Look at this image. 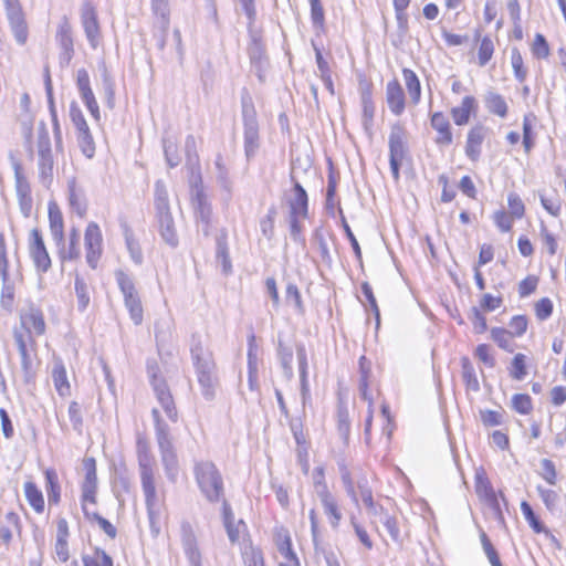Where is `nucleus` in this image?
Listing matches in <instances>:
<instances>
[{
  "instance_id": "1a4fd4ad",
  "label": "nucleus",
  "mask_w": 566,
  "mask_h": 566,
  "mask_svg": "<svg viewBox=\"0 0 566 566\" xmlns=\"http://www.w3.org/2000/svg\"><path fill=\"white\" fill-rule=\"evenodd\" d=\"M83 469L85 471V475L81 485V504L85 517L91 518V505L96 504L97 493V475L95 459L85 458L83 460Z\"/></svg>"
},
{
  "instance_id": "4468645a",
  "label": "nucleus",
  "mask_w": 566,
  "mask_h": 566,
  "mask_svg": "<svg viewBox=\"0 0 566 566\" xmlns=\"http://www.w3.org/2000/svg\"><path fill=\"white\" fill-rule=\"evenodd\" d=\"M81 22L86 39L92 49H97L101 43V29L97 19V11L92 1H85L81 7Z\"/></svg>"
},
{
  "instance_id": "a19ab883",
  "label": "nucleus",
  "mask_w": 566,
  "mask_h": 566,
  "mask_svg": "<svg viewBox=\"0 0 566 566\" xmlns=\"http://www.w3.org/2000/svg\"><path fill=\"white\" fill-rule=\"evenodd\" d=\"M84 566H113V559L104 551L96 548L91 555L83 556Z\"/></svg>"
},
{
  "instance_id": "49530a36",
  "label": "nucleus",
  "mask_w": 566,
  "mask_h": 566,
  "mask_svg": "<svg viewBox=\"0 0 566 566\" xmlns=\"http://www.w3.org/2000/svg\"><path fill=\"white\" fill-rule=\"evenodd\" d=\"M379 515V522L385 526L386 531L388 532L390 538L394 542L400 541V530L397 524V520L392 516H390L387 513H384L382 510L378 513Z\"/></svg>"
},
{
  "instance_id": "9d476101",
  "label": "nucleus",
  "mask_w": 566,
  "mask_h": 566,
  "mask_svg": "<svg viewBox=\"0 0 566 566\" xmlns=\"http://www.w3.org/2000/svg\"><path fill=\"white\" fill-rule=\"evenodd\" d=\"M35 328V315L33 313H27L21 316V322L14 329V338L18 345L19 352L22 357L23 367L28 370L31 368V359L29 356V349L33 347L34 338L33 331Z\"/></svg>"
},
{
  "instance_id": "39448f33",
  "label": "nucleus",
  "mask_w": 566,
  "mask_h": 566,
  "mask_svg": "<svg viewBox=\"0 0 566 566\" xmlns=\"http://www.w3.org/2000/svg\"><path fill=\"white\" fill-rule=\"evenodd\" d=\"M339 472H340V479L344 484L345 491L347 495L352 499V501L358 505L359 497L361 499L363 503L368 510V513L377 516L378 513L382 510L381 507H378L373 499V491L368 486V482L365 478L357 481V489L356 491L355 482L352 478V473L347 465L344 463L339 464Z\"/></svg>"
},
{
  "instance_id": "c756f323",
  "label": "nucleus",
  "mask_w": 566,
  "mask_h": 566,
  "mask_svg": "<svg viewBox=\"0 0 566 566\" xmlns=\"http://www.w3.org/2000/svg\"><path fill=\"white\" fill-rule=\"evenodd\" d=\"M69 525L65 518H60L57 521L56 528V543H55V554L61 562H66L70 557L69 555Z\"/></svg>"
},
{
  "instance_id": "de8ad7c7",
  "label": "nucleus",
  "mask_w": 566,
  "mask_h": 566,
  "mask_svg": "<svg viewBox=\"0 0 566 566\" xmlns=\"http://www.w3.org/2000/svg\"><path fill=\"white\" fill-rule=\"evenodd\" d=\"M125 242L132 260L136 264L143 263V252L138 241L134 238L130 230L125 231Z\"/></svg>"
},
{
  "instance_id": "5fc2aeb1",
  "label": "nucleus",
  "mask_w": 566,
  "mask_h": 566,
  "mask_svg": "<svg viewBox=\"0 0 566 566\" xmlns=\"http://www.w3.org/2000/svg\"><path fill=\"white\" fill-rule=\"evenodd\" d=\"M171 335V321L169 318H160L155 324V337L157 343H165Z\"/></svg>"
},
{
  "instance_id": "6e6552de",
  "label": "nucleus",
  "mask_w": 566,
  "mask_h": 566,
  "mask_svg": "<svg viewBox=\"0 0 566 566\" xmlns=\"http://www.w3.org/2000/svg\"><path fill=\"white\" fill-rule=\"evenodd\" d=\"M242 116L244 124V151L247 158H251L256 154L260 140L256 113L249 96L242 97Z\"/></svg>"
},
{
  "instance_id": "c9c22d12",
  "label": "nucleus",
  "mask_w": 566,
  "mask_h": 566,
  "mask_svg": "<svg viewBox=\"0 0 566 566\" xmlns=\"http://www.w3.org/2000/svg\"><path fill=\"white\" fill-rule=\"evenodd\" d=\"M277 552L281 555V560L297 558L292 549V542L289 532L284 528L279 530L274 535Z\"/></svg>"
},
{
  "instance_id": "774afa93",
  "label": "nucleus",
  "mask_w": 566,
  "mask_h": 566,
  "mask_svg": "<svg viewBox=\"0 0 566 566\" xmlns=\"http://www.w3.org/2000/svg\"><path fill=\"white\" fill-rule=\"evenodd\" d=\"M511 64L514 70L515 77L523 82L526 77V71L523 69V59L520 52L515 49L512 51Z\"/></svg>"
},
{
  "instance_id": "c85d7f7f",
  "label": "nucleus",
  "mask_w": 566,
  "mask_h": 566,
  "mask_svg": "<svg viewBox=\"0 0 566 566\" xmlns=\"http://www.w3.org/2000/svg\"><path fill=\"white\" fill-rule=\"evenodd\" d=\"M69 203L72 210L80 217L86 213L87 203L84 191L77 186L75 179L69 180Z\"/></svg>"
},
{
  "instance_id": "ddd939ff",
  "label": "nucleus",
  "mask_w": 566,
  "mask_h": 566,
  "mask_svg": "<svg viewBox=\"0 0 566 566\" xmlns=\"http://www.w3.org/2000/svg\"><path fill=\"white\" fill-rule=\"evenodd\" d=\"M191 201L195 209L197 227L207 237L210 234L211 207L208 203L201 185L191 190Z\"/></svg>"
},
{
  "instance_id": "e2e57ef3",
  "label": "nucleus",
  "mask_w": 566,
  "mask_h": 566,
  "mask_svg": "<svg viewBox=\"0 0 566 566\" xmlns=\"http://www.w3.org/2000/svg\"><path fill=\"white\" fill-rule=\"evenodd\" d=\"M513 219L510 213H506L504 210H497L493 214V220L497 228L502 232H509L513 227Z\"/></svg>"
},
{
  "instance_id": "3c124183",
  "label": "nucleus",
  "mask_w": 566,
  "mask_h": 566,
  "mask_svg": "<svg viewBox=\"0 0 566 566\" xmlns=\"http://www.w3.org/2000/svg\"><path fill=\"white\" fill-rule=\"evenodd\" d=\"M475 489L478 494H483L486 497L493 496L492 486L483 469H478L475 472Z\"/></svg>"
},
{
  "instance_id": "ea45409f",
  "label": "nucleus",
  "mask_w": 566,
  "mask_h": 566,
  "mask_svg": "<svg viewBox=\"0 0 566 566\" xmlns=\"http://www.w3.org/2000/svg\"><path fill=\"white\" fill-rule=\"evenodd\" d=\"M513 334L504 328L494 327L491 329V338L504 350L513 352Z\"/></svg>"
},
{
  "instance_id": "0eeeda50",
  "label": "nucleus",
  "mask_w": 566,
  "mask_h": 566,
  "mask_svg": "<svg viewBox=\"0 0 566 566\" xmlns=\"http://www.w3.org/2000/svg\"><path fill=\"white\" fill-rule=\"evenodd\" d=\"M115 277L132 321L135 325H140L144 318V310L133 279L122 270L115 272Z\"/></svg>"
},
{
  "instance_id": "69168bd1",
  "label": "nucleus",
  "mask_w": 566,
  "mask_h": 566,
  "mask_svg": "<svg viewBox=\"0 0 566 566\" xmlns=\"http://www.w3.org/2000/svg\"><path fill=\"white\" fill-rule=\"evenodd\" d=\"M521 511H522L525 520L528 522L530 526L536 533L542 532V525H541L539 521L537 520L535 513L533 512V509L531 507V505L526 501H523L521 503Z\"/></svg>"
},
{
  "instance_id": "6e6d98bb",
  "label": "nucleus",
  "mask_w": 566,
  "mask_h": 566,
  "mask_svg": "<svg viewBox=\"0 0 566 566\" xmlns=\"http://www.w3.org/2000/svg\"><path fill=\"white\" fill-rule=\"evenodd\" d=\"M74 285H75V293H76V296L78 300V306L83 311L86 308V306L90 303V294H88L87 284L85 283V281L82 277L76 276Z\"/></svg>"
},
{
  "instance_id": "09e8293b",
  "label": "nucleus",
  "mask_w": 566,
  "mask_h": 566,
  "mask_svg": "<svg viewBox=\"0 0 566 566\" xmlns=\"http://www.w3.org/2000/svg\"><path fill=\"white\" fill-rule=\"evenodd\" d=\"M285 302L289 305L295 307V310L302 314L304 312V306L301 297L300 290L293 283H289L285 290Z\"/></svg>"
},
{
  "instance_id": "9b49d317",
  "label": "nucleus",
  "mask_w": 566,
  "mask_h": 566,
  "mask_svg": "<svg viewBox=\"0 0 566 566\" xmlns=\"http://www.w3.org/2000/svg\"><path fill=\"white\" fill-rule=\"evenodd\" d=\"M70 117L76 128L77 143L82 153L85 157L92 158L95 153L94 140L84 114L75 103L70 106Z\"/></svg>"
},
{
  "instance_id": "423d86ee",
  "label": "nucleus",
  "mask_w": 566,
  "mask_h": 566,
  "mask_svg": "<svg viewBox=\"0 0 566 566\" xmlns=\"http://www.w3.org/2000/svg\"><path fill=\"white\" fill-rule=\"evenodd\" d=\"M140 483L145 496L150 532L156 537L161 530L163 503L157 494L155 473L140 475Z\"/></svg>"
},
{
  "instance_id": "f257e3e1",
  "label": "nucleus",
  "mask_w": 566,
  "mask_h": 566,
  "mask_svg": "<svg viewBox=\"0 0 566 566\" xmlns=\"http://www.w3.org/2000/svg\"><path fill=\"white\" fill-rule=\"evenodd\" d=\"M191 358L201 394L210 401L216 397L219 385L213 354L200 342H196L191 346Z\"/></svg>"
},
{
  "instance_id": "4be33fe9",
  "label": "nucleus",
  "mask_w": 566,
  "mask_h": 566,
  "mask_svg": "<svg viewBox=\"0 0 566 566\" xmlns=\"http://www.w3.org/2000/svg\"><path fill=\"white\" fill-rule=\"evenodd\" d=\"M290 216L307 217L308 199L304 188L295 182L291 196L289 197Z\"/></svg>"
},
{
  "instance_id": "2eb2a0df",
  "label": "nucleus",
  "mask_w": 566,
  "mask_h": 566,
  "mask_svg": "<svg viewBox=\"0 0 566 566\" xmlns=\"http://www.w3.org/2000/svg\"><path fill=\"white\" fill-rule=\"evenodd\" d=\"M84 243L86 261L92 269L97 266L103 252V237L96 222H90L85 229Z\"/></svg>"
},
{
  "instance_id": "b1692460",
  "label": "nucleus",
  "mask_w": 566,
  "mask_h": 566,
  "mask_svg": "<svg viewBox=\"0 0 566 566\" xmlns=\"http://www.w3.org/2000/svg\"><path fill=\"white\" fill-rule=\"evenodd\" d=\"M478 108L476 99L473 96H464L459 106L451 108V116L455 125L463 126L470 120L472 113Z\"/></svg>"
},
{
  "instance_id": "5701e85b",
  "label": "nucleus",
  "mask_w": 566,
  "mask_h": 566,
  "mask_svg": "<svg viewBox=\"0 0 566 566\" xmlns=\"http://www.w3.org/2000/svg\"><path fill=\"white\" fill-rule=\"evenodd\" d=\"M485 138V128L481 125L472 127L467 136L465 155L476 161L481 154V145Z\"/></svg>"
},
{
  "instance_id": "a18cd8bd",
  "label": "nucleus",
  "mask_w": 566,
  "mask_h": 566,
  "mask_svg": "<svg viewBox=\"0 0 566 566\" xmlns=\"http://www.w3.org/2000/svg\"><path fill=\"white\" fill-rule=\"evenodd\" d=\"M494 53V44L491 38L484 36L479 46L478 51V63L480 66H485L489 61L492 59Z\"/></svg>"
},
{
  "instance_id": "cd10ccee",
  "label": "nucleus",
  "mask_w": 566,
  "mask_h": 566,
  "mask_svg": "<svg viewBox=\"0 0 566 566\" xmlns=\"http://www.w3.org/2000/svg\"><path fill=\"white\" fill-rule=\"evenodd\" d=\"M20 534L19 516L14 513H7L0 516V539L9 544L11 539Z\"/></svg>"
},
{
  "instance_id": "dca6fc26",
  "label": "nucleus",
  "mask_w": 566,
  "mask_h": 566,
  "mask_svg": "<svg viewBox=\"0 0 566 566\" xmlns=\"http://www.w3.org/2000/svg\"><path fill=\"white\" fill-rule=\"evenodd\" d=\"M180 537L184 553L190 566H202L201 552L198 546L197 536L189 522H182L180 526Z\"/></svg>"
},
{
  "instance_id": "412c9836",
  "label": "nucleus",
  "mask_w": 566,
  "mask_h": 566,
  "mask_svg": "<svg viewBox=\"0 0 566 566\" xmlns=\"http://www.w3.org/2000/svg\"><path fill=\"white\" fill-rule=\"evenodd\" d=\"M223 523L230 542L240 543L247 533V525L242 520H234L231 507L226 501H223Z\"/></svg>"
},
{
  "instance_id": "f03ea898",
  "label": "nucleus",
  "mask_w": 566,
  "mask_h": 566,
  "mask_svg": "<svg viewBox=\"0 0 566 566\" xmlns=\"http://www.w3.org/2000/svg\"><path fill=\"white\" fill-rule=\"evenodd\" d=\"M151 416L155 421V434L158 449L160 452L161 464L164 467L167 479L171 483H176L179 475V464L174 448L170 428L161 419L158 409L154 408L151 410Z\"/></svg>"
},
{
  "instance_id": "e433bc0d",
  "label": "nucleus",
  "mask_w": 566,
  "mask_h": 566,
  "mask_svg": "<svg viewBox=\"0 0 566 566\" xmlns=\"http://www.w3.org/2000/svg\"><path fill=\"white\" fill-rule=\"evenodd\" d=\"M45 490L49 504H57L61 497V488L59 484L57 473L53 469L45 471Z\"/></svg>"
},
{
  "instance_id": "6ab92c4d",
  "label": "nucleus",
  "mask_w": 566,
  "mask_h": 566,
  "mask_svg": "<svg viewBox=\"0 0 566 566\" xmlns=\"http://www.w3.org/2000/svg\"><path fill=\"white\" fill-rule=\"evenodd\" d=\"M153 387L156 398L160 403L161 408L164 409L165 413L172 422H176L178 419V412L166 382L154 377Z\"/></svg>"
},
{
  "instance_id": "7c9ffc66",
  "label": "nucleus",
  "mask_w": 566,
  "mask_h": 566,
  "mask_svg": "<svg viewBox=\"0 0 566 566\" xmlns=\"http://www.w3.org/2000/svg\"><path fill=\"white\" fill-rule=\"evenodd\" d=\"M365 357L363 356L360 358V369H361V377L359 382V391L364 400L368 401V416L366 418L365 422V437L366 440H368L371 429V422H373V398L368 392V385H367V371L365 370L364 366Z\"/></svg>"
},
{
  "instance_id": "4d7b16f0",
  "label": "nucleus",
  "mask_w": 566,
  "mask_h": 566,
  "mask_svg": "<svg viewBox=\"0 0 566 566\" xmlns=\"http://www.w3.org/2000/svg\"><path fill=\"white\" fill-rule=\"evenodd\" d=\"M469 318L472 323L474 333L482 334L488 329L486 318L479 307L471 308Z\"/></svg>"
},
{
  "instance_id": "680f3d73",
  "label": "nucleus",
  "mask_w": 566,
  "mask_h": 566,
  "mask_svg": "<svg viewBox=\"0 0 566 566\" xmlns=\"http://www.w3.org/2000/svg\"><path fill=\"white\" fill-rule=\"evenodd\" d=\"M533 54L538 59H546L549 55L548 43L545 40L544 35L537 33L535 35L533 45H532Z\"/></svg>"
},
{
  "instance_id": "7ed1b4c3",
  "label": "nucleus",
  "mask_w": 566,
  "mask_h": 566,
  "mask_svg": "<svg viewBox=\"0 0 566 566\" xmlns=\"http://www.w3.org/2000/svg\"><path fill=\"white\" fill-rule=\"evenodd\" d=\"M155 209L158 231L161 239L171 248L179 243L175 220L169 207V197L165 184L161 180L155 184Z\"/></svg>"
},
{
  "instance_id": "473e14b6",
  "label": "nucleus",
  "mask_w": 566,
  "mask_h": 566,
  "mask_svg": "<svg viewBox=\"0 0 566 566\" xmlns=\"http://www.w3.org/2000/svg\"><path fill=\"white\" fill-rule=\"evenodd\" d=\"M50 230L57 244L63 242V217L59 206L55 202L49 203Z\"/></svg>"
},
{
  "instance_id": "0e129e2a",
  "label": "nucleus",
  "mask_w": 566,
  "mask_h": 566,
  "mask_svg": "<svg viewBox=\"0 0 566 566\" xmlns=\"http://www.w3.org/2000/svg\"><path fill=\"white\" fill-rule=\"evenodd\" d=\"M509 326V331L513 334V336L520 337L526 332L527 318L524 315L513 316L510 321Z\"/></svg>"
},
{
  "instance_id": "bb28decb",
  "label": "nucleus",
  "mask_w": 566,
  "mask_h": 566,
  "mask_svg": "<svg viewBox=\"0 0 566 566\" xmlns=\"http://www.w3.org/2000/svg\"><path fill=\"white\" fill-rule=\"evenodd\" d=\"M17 193L22 213L27 218L31 217L33 208L31 187L19 172H17Z\"/></svg>"
},
{
  "instance_id": "f704fd0d",
  "label": "nucleus",
  "mask_w": 566,
  "mask_h": 566,
  "mask_svg": "<svg viewBox=\"0 0 566 566\" xmlns=\"http://www.w3.org/2000/svg\"><path fill=\"white\" fill-rule=\"evenodd\" d=\"M484 104L486 109L499 117L504 118L507 115L509 106L504 99V97L494 92L488 91L484 95Z\"/></svg>"
},
{
  "instance_id": "58836bf2",
  "label": "nucleus",
  "mask_w": 566,
  "mask_h": 566,
  "mask_svg": "<svg viewBox=\"0 0 566 566\" xmlns=\"http://www.w3.org/2000/svg\"><path fill=\"white\" fill-rule=\"evenodd\" d=\"M402 76L411 102L418 104L421 96V86L418 76L409 69L402 70Z\"/></svg>"
},
{
  "instance_id": "4c0bfd02",
  "label": "nucleus",
  "mask_w": 566,
  "mask_h": 566,
  "mask_svg": "<svg viewBox=\"0 0 566 566\" xmlns=\"http://www.w3.org/2000/svg\"><path fill=\"white\" fill-rule=\"evenodd\" d=\"M241 554L244 566H265L261 549L253 546L252 543L244 542Z\"/></svg>"
},
{
  "instance_id": "393cba45",
  "label": "nucleus",
  "mask_w": 566,
  "mask_h": 566,
  "mask_svg": "<svg viewBox=\"0 0 566 566\" xmlns=\"http://www.w3.org/2000/svg\"><path fill=\"white\" fill-rule=\"evenodd\" d=\"M40 170L42 182L49 187L53 180L54 160L49 147H44L43 142H39Z\"/></svg>"
},
{
  "instance_id": "f8f14e48",
  "label": "nucleus",
  "mask_w": 566,
  "mask_h": 566,
  "mask_svg": "<svg viewBox=\"0 0 566 566\" xmlns=\"http://www.w3.org/2000/svg\"><path fill=\"white\" fill-rule=\"evenodd\" d=\"M389 163L392 177L399 180V168L406 156V132L400 125H394L389 135Z\"/></svg>"
},
{
  "instance_id": "79ce46f5",
  "label": "nucleus",
  "mask_w": 566,
  "mask_h": 566,
  "mask_svg": "<svg viewBox=\"0 0 566 566\" xmlns=\"http://www.w3.org/2000/svg\"><path fill=\"white\" fill-rule=\"evenodd\" d=\"M78 93L93 118L98 122L101 119L99 107L91 86L80 90Z\"/></svg>"
},
{
  "instance_id": "37998d69",
  "label": "nucleus",
  "mask_w": 566,
  "mask_h": 566,
  "mask_svg": "<svg viewBox=\"0 0 566 566\" xmlns=\"http://www.w3.org/2000/svg\"><path fill=\"white\" fill-rule=\"evenodd\" d=\"M78 93L93 118L98 122L101 119L99 107L91 86L80 90Z\"/></svg>"
},
{
  "instance_id": "bf43d9fd",
  "label": "nucleus",
  "mask_w": 566,
  "mask_h": 566,
  "mask_svg": "<svg viewBox=\"0 0 566 566\" xmlns=\"http://www.w3.org/2000/svg\"><path fill=\"white\" fill-rule=\"evenodd\" d=\"M525 355L516 354L512 361L511 376L516 380H522L526 376Z\"/></svg>"
},
{
  "instance_id": "8fccbe9b",
  "label": "nucleus",
  "mask_w": 566,
  "mask_h": 566,
  "mask_svg": "<svg viewBox=\"0 0 566 566\" xmlns=\"http://www.w3.org/2000/svg\"><path fill=\"white\" fill-rule=\"evenodd\" d=\"M103 88L105 94V103L108 108L115 107V84L107 70L103 72Z\"/></svg>"
},
{
  "instance_id": "2f4dec72",
  "label": "nucleus",
  "mask_w": 566,
  "mask_h": 566,
  "mask_svg": "<svg viewBox=\"0 0 566 566\" xmlns=\"http://www.w3.org/2000/svg\"><path fill=\"white\" fill-rule=\"evenodd\" d=\"M52 380L60 396L65 397L71 394V386L66 377V370L61 360H55L52 368Z\"/></svg>"
},
{
  "instance_id": "052dcab7",
  "label": "nucleus",
  "mask_w": 566,
  "mask_h": 566,
  "mask_svg": "<svg viewBox=\"0 0 566 566\" xmlns=\"http://www.w3.org/2000/svg\"><path fill=\"white\" fill-rule=\"evenodd\" d=\"M80 232L76 229H72L70 232V248L66 252H63V259H75L80 255Z\"/></svg>"
},
{
  "instance_id": "338daca9",
  "label": "nucleus",
  "mask_w": 566,
  "mask_h": 566,
  "mask_svg": "<svg viewBox=\"0 0 566 566\" xmlns=\"http://www.w3.org/2000/svg\"><path fill=\"white\" fill-rule=\"evenodd\" d=\"M537 491H538L539 496H541L542 501L544 502L545 506L549 511H553L558 503V500H559L558 494L554 490L544 489L542 486H537Z\"/></svg>"
},
{
  "instance_id": "13d9d810",
  "label": "nucleus",
  "mask_w": 566,
  "mask_h": 566,
  "mask_svg": "<svg viewBox=\"0 0 566 566\" xmlns=\"http://www.w3.org/2000/svg\"><path fill=\"white\" fill-rule=\"evenodd\" d=\"M513 408L522 415H527L532 410V399L528 395L516 394L512 397Z\"/></svg>"
},
{
  "instance_id": "a878e982",
  "label": "nucleus",
  "mask_w": 566,
  "mask_h": 566,
  "mask_svg": "<svg viewBox=\"0 0 566 566\" xmlns=\"http://www.w3.org/2000/svg\"><path fill=\"white\" fill-rule=\"evenodd\" d=\"M386 97L389 109L395 115H400L405 109V94L397 81L387 84Z\"/></svg>"
},
{
  "instance_id": "864d4df0",
  "label": "nucleus",
  "mask_w": 566,
  "mask_h": 566,
  "mask_svg": "<svg viewBox=\"0 0 566 566\" xmlns=\"http://www.w3.org/2000/svg\"><path fill=\"white\" fill-rule=\"evenodd\" d=\"M163 144L167 164L169 167H176L180 163L176 142L170 138H165Z\"/></svg>"
},
{
  "instance_id": "72a5a7b5",
  "label": "nucleus",
  "mask_w": 566,
  "mask_h": 566,
  "mask_svg": "<svg viewBox=\"0 0 566 566\" xmlns=\"http://www.w3.org/2000/svg\"><path fill=\"white\" fill-rule=\"evenodd\" d=\"M151 10L154 15L156 17V27L163 32L169 28V2L168 0H151Z\"/></svg>"
},
{
  "instance_id": "aec40b11",
  "label": "nucleus",
  "mask_w": 566,
  "mask_h": 566,
  "mask_svg": "<svg viewBox=\"0 0 566 566\" xmlns=\"http://www.w3.org/2000/svg\"><path fill=\"white\" fill-rule=\"evenodd\" d=\"M139 475L153 474L156 469V460L150 451V444L146 438L139 437L136 443Z\"/></svg>"
},
{
  "instance_id": "a211bd4d",
  "label": "nucleus",
  "mask_w": 566,
  "mask_h": 566,
  "mask_svg": "<svg viewBox=\"0 0 566 566\" xmlns=\"http://www.w3.org/2000/svg\"><path fill=\"white\" fill-rule=\"evenodd\" d=\"M430 123L431 127L437 132L436 144L440 147L451 145L453 136L448 117L442 112H436L431 115Z\"/></svg>"
},
{
  "instance_id": "20e7f679",
  "label": "nucleus",
  "mask_w": 566,
  "mask_h": 566,
  "mask_svg": "<svg viewBox=\"0 0 566 566\" xmlns=\"http://www.w3.org/2000/svg\"><path fill=\"white\" fill-rule=\"evenodd\" d=\"M195 475L197 483L209 502H219L223 499L222 478L212 462L202 461L196 464Z\"/></svg>"
},
{
  "instance_id": "f3484780",
  "label": "nucleus",
  "mask_w": 566,
  "mask_h": 566,
  "mask_svg": "<svg viewBox=\"0 0 566 566\" xmlns=\"http://www.w3.org/2000/svg\"><path fill=\"white\" fill-rule=\"evenodd\" d=\"M324 510V513L328 517L332 527L336 528L343 517L338 503L335 496L331 493L328 488H324L322 484L317 488L316 496Z\"/></svg>"
},
{
  "instance_id": "603ef678",
  "label": "nucleus",
  "mask_w": 566,
  "mask_h": 566,
  "mask_svg": "<svg viewBox=\"0 0 566 566\" xmlns=\"http://www.w3.org/2000/svg\"><path fill=\"white\" fill-rule=\"evenodd\" d=\"M507 203L510 209V214L514 219L523 218L525 213V206L520 196L515 192H511L507 196Z\"/></svg>"
},
{
  "instance_id": "c03bdc74",
  "label": "nucleus",
  "mask_w": 566,
  "mask_h": 566,
  "mask_svg": "<svg viewBox=\"0 0 566 566\" xmlns=\"http://www.w3.org/2000/svg\"><path fill=\"white\" fill-rule=\"evenodd\" d=\"M337 431L345 444L348 443L350 434V421L347 409L338 408L337 411Z\"/></svg>"
}]
</instances>
